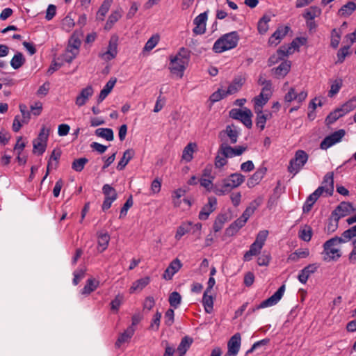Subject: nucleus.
Wrapping results in <instances>:
<instances>
[{
  "label": "nucleus",
  "mask_w": 356,
  "mask_h": 356,
  "mask_svg": "<svg viewBox=\"0 0 356 356\" xmlns=\"http://www.w3.org/2000/svg\"><path fill=\"white\" fill-rule=\"evenodd\" d=\"M135 329L133 326H129L123 333H122L115 342V346L120 348L121 344L127 342L134 335Z\"/></svg>",
  "instance_id": "obj_28"
},
{
  "label": "nucleus",
  "mask_w": 356,
  "mask_h": 356,
  "mask_svg": "<svg viewBox=\"0 0 356 356\" xmlns=\"http://www.w3.org/2000/svg\"><path fill=\"white\" fill-rule=\"evenodd\" d=\"M110 236L107 233L100 234L98 236V246L100 252L104 251L108 245Z\"/></svg>",
  "instance_id": "obj_44"
},
{
  "label": "nucleus",
  "mask_w": 356,
  "mask_h": 356,
  "mask_svg": "<svg viewBox=\"0 0 356 356\" xmlns=\"http://www.w3.org/2000/svg\"><path fill=\"white\" fill-rule=\"evenodd\" d=\"M118 38L113 35L108 42L107 50L99 54V57L105 61H109L115 58L118 54Z\"/></svg>",
  "instance_id": "obj_9"
},
{
  "label": "nucleus",
  "mask_w": 356,
  "mask_h": 356,
  "mask_svg": "<svg viewBox=\"0 0 356 356\" xmlns=\"http://www.w3.org/2000/svg\"><path fill=\"white\" fill-rule=\"evenodd\" d=\"M244 82L245 79L241 76L235 78L226 90L227 95H232L237 92L241 88Z\"/></svg>",
  "instance_id": "obj_31"
},
{
  "label": "nucleus",
  "mask_w": 356,
  "mask_h": 356,
  "mask_svg": "<svg viewBox=\"0 0 356 356\" xmlns=\"http://www.w3.org/2000/svg\"><path fill=\"white\" fill-rule=\"evenodd\" d=\"M307 97V92L301 91L300 92L297 93L294 88H291L284 96V101L290 103L292 101L296 100L298 103H301L305 100Z\"/></svg>",
  "instance_id": "obj_18"
},
{
  "label": "nucleus",
  "mask_w": 356,
  "mask_h": 356,
  "mask_svg": "<svg viewBox=\"0 0 356 356\" xmlns=\"http://www.w3.org/2000/svg\"><path fill=\"white\" fill-rule=\"evenodd\" d=\"M319 267L318 264H312L305 267L298 275V280L302 284H305L309 276L314 273Z\"/></svg>",
  "instance_id": "obj_20"
},
{
  "label": "nucleus",
  "mask_w": 356,
  "mask_h": 356,
  "mask_svg": "<svg viewBox=\"0 0 356 356\" xmlns=\"http://www.w3.org/2000/svg\"><path fill=\"white\" fill-rule=\"evenodd\" d=\"M268 232L267 230L260 231L256 237L254 242L251 244L250 250L247 251L243 255V260L249 261L252 259L253 256L258 255L265 244L267 238Z\"/></svg>",
  "instance_id": "obj_5"
},
{
  "label": "nucleus",
  "mask_w": 356,
  "mask_h": 356,
  "mask_svg": "<svg viewBox=\"0 0 356 356\" xmlns=\"http://www.w3.org/2000/svg\"><path fill=\"white\" fill-rule=\"evenodd\" d=\"M346 132L343 129H339L332 134L326 136L321 143V148L327 149L334 144L340 142L342 138L345 136Z\"/></svg>",
  "instance_id": "obj_12"
},
{
  "label": "nucleus",
  "mask_w": 356,
  "mask_h": 356,
  "mask_svg": "<svg viewBox=\"0 0 356 356\" xmlns=\"http://www.w3.org/2000/svg\"><path fill=\"white\" fill-rule=\"evenodd\" d=\"M33 152L42 154L46 149L47 143L37 140H33Z\"/></svg>",
  "instance_id": "obj_59"
},
{
  "label": "nucleus",
  "mask_w": 356,
  "mask_h": 356,
  "mask_svg": "<svg viewBox=\"0 0 356 356\" xmlns=\"http://www.w3.org/2000/svg\"><path fill=\"white\" fill-rule=\"evenodd\" d=\"M94 90L91 86L83 88L75 99V104L79 106H83L88 100L93 95Z\"/></svg>",
  "instance_id": "obj_16"
},
{
  "label": "nucleus",
  "mask_w": 356,
  "mask_h": 356,
  "mask_svg": "<svg viewBox=\"0 0 356 356\" xmlns=\"http://www.w3.org/2000/svg\"><path fill=\"white\" fill-rule=\"evenodd\" d=\"M356 210L355 208L353 207V205L350 202H341L336 209L332 212V216H337V218H341L345 217L352 212H354Z\"/></svg>",
  "instance_id": "obj_13"
},
{
  "label": "nucleus",
  "mask_w": 356,
  "mask_h": 356,
  "mask_svg": "<svg viewBox=\"0 0 356 356\" xmlns=\"http://www.w3.org/2000/svg\"><path fill=\"white\" fill-rule=\"evenodd\" d=\"M86 271V268H79L74 272V279L72 282L74 285H77L79 282L84 277Z\"/></svg>",
  "instance_id": "obj_62"
},
{
  "label": "nucleus",
  "mask_w": 356,
  "mask_h": 356,
  "mask_svg": "<svg viewBox=\"0 0 356 356\" xmlns=\"http://www.w3.org/2000/svg\"><path fill=\"white\" fill-rule=\"evenodd\" d=\"M150 282L149 277H145L135 281L129 289L130 293L142 291Z\"/></svg>",
  "instance_id": "obj_29"
},
{
  "label": "nucleus",
  "mask_w": 356,
  "mask_h": 356,
  "mask_svg": "<svg viewBox=\"0 0 356 356\" xmlns=\"http://www.w3.org/2000/svg\"><path fill=\"white\" fill-rule=\"evenodd\" d=\"M214 179H207V178H201L200 179V185L205 188L208 191H213L214 193L215 187L218 184H213V181Z\"/></svg>",
  "instance_id": "obj_56"
},
{
  "label": "nucleus",
  "mask_w": 356,
  "mask_h": 356,
  "mask_svg": "<svg viewBox=\"0 0 356 356\" xmlns=\"http://www.w3.org/2000/svg\"><path fill=\"white\" fill-rule=\"evenodd\" d=\"M246 149V147L243 146L232 147L228 143H222L219 147V153H221V154L225 156V157L232 158L241 155Z\"/></svg>",
  "instance_id": "obj_11"
},
{
  "label": "nucleus",
  "mask_w": 356,
  "mask_h": 356,
  "mask_svg": "<svg viewBox=\"0 0 356 356\" xmlns=\"http://www.w3.org/2000/svg\"><path fill=\"white\" fill-rule=\"evenodd\" d=\"M95 135L108 141H112L114 138L113 131L110 128H98L95 130Z\"/></svg>",
  "instance_id": "obj_37"
},
{
  "label": "nucleus",
  "mask_w": 356,
  "mask_h": 356,
  "mask_svg": "<svg viewBox=\"0 0 356 356\" xmlns=\"http://www.w3.org/2000/svg\"><path fill=\"white\" fill-rule=\"evenodd\" d=\"M239 136V131L234 124L227 125L225 129L219 133V138L222 143L235 144Z\"/></svg>",
  "instance_id": "obj_8"
},
{
  "label": "nucleus",
  "mask_w": 356,
  "mask_h": 356,
  "mask_svg": "<svg viewBox=\"0 0 356 356\" xmlns=\"http://www.w3.org/2000/svg\"><path fill=\"white\" fill-rule=\"evenodd\" d=\"M113 3V0H104L101 5L97 13V19L101 21L104 19V17L109 10L111 6Z\"/></svg>",
  "instance_id": "obj_35"
},
{
  "label": "nucleus",
  "mask_w": 356,
  "mask_h": 356,
  "mask_svg": "<svg viewBox=\"0 0 356 356\" xmlns=\"http://www.w3.org/2000/svg\"><path fill=\"white\" fill-rule=\"evenodd\" d=\"M241 337L239 333L233 335L227 343L228 350L226 356H236L240 349Z\"/></svg>",
  "instance_id": "obj_15"
},
{
  "label": "nucleus",
  "mask_w": 356,
  "mask_h": 356,
  "mask_svg": "<svg viewBox=\"0 0 356 356\" xmlns=\"http://www.w3.org/2000/svg\"><path fill=\"white\" fill-rule=\"evenodd\" d=\"M191 230V222H185L179 225L175 236L176 240L179 241L181 238Z\"/></svg>",
  "instance_id": "obj_36"
},
{
  "label": "nucleus",
  "mask_w": 356,
  "mask_h": 356,
  "mask_svg": "<svg viewBox=\"0 0 356 356\" xmlns=\"http://www.w3.org/2000/svg\"><path fill=\"white\" fill-rule=\"evenodd\" d=\"M227 221V216L225 215H219L216 217L213 225V229L215 232H218L220 231L225 222Z\"/></svg>",
  "instance_id": "obj_46"
},
{
  "label": "nucleus",
  "mask_w": 356,
  "mask_h": 356,
  "mask_svg": "<svg viewBox=\"0 0 356 356\" xmlns=\"http://www.w3.org/2000/svg\"><path fill=\"white\" fill-rule=\"evenodd\" d=\"M356 108V98H352L345 104H343L341 107L340 109L341 110L342 113L345 115L351 111L354 110Z\"/></svg>",
  "instance_id": "obj_51"
},
{
  "label": "nucleus",
  "mask_w": 356,
  "mask_h": 356,
  "mask_svg": "<svg viewBox=\"0 0 356 356\" xmlns=\"http://www.w3.org/2000/svg\"><path fill=\"white\" fill-rule=\"evenodd\" d=\"M168 300H169L170 305L172 307L177 309L179 307V305L181 304V295L178 292L174 291L170 293Z\"/></svg>",
  "instance_id": "obj_48"
},
{
  "label": "nucleus",
  "mask_w": 356,
  "mask_h": 356,
  "mask_svg": "<svg viewBox=\"0 0 356 356\" xmlns=\"http://www.w3.org/2000/svg\"><path fill=\"white\" fill-rule=\"evenodd\" d=\"M227 95V91L222 89H218L217 91L213 92L210 96V101L212 102H216L220 101V99H223Z\"/></svg>",
  "instance_id": "obj_60"
},
{
  "label": "nucleus",
  "mask_w": 356,
  "mask_h": 356,
  "mask_svg": "<svg viewBox=\"0 0 356 356\" xmlns=\"http://www.w3.org/2000/svg\"><path fill=\"white\" fill-rule=\"evenodd\" d=\"M238 40L239 36L236 31L226 33L215 42L213 50L216 53H222L234 49L236 47Z\"/></svg>",
  "instance_id": "obj_3"
},
{
  "label": "nucleus",
  "mask_w": 356,
  "mask_h": 356,
  "mask_svg": "<svg viewBox=\"0 0 356 356\" xmlns=\"http://www.w3.org/2000/svg\"><path fill=\"white\" fill-rule=\"evenodd\" d=\"M356 10V4L353 1H348L343 5L337 13V15L340 17H348Z\"/></svg>",
  "instance_id": "obj_27"
},
{
  "label": "nucleus",
  "mask_w": 356,
  "mask_h": 356,
  "mask_svg": "<svg viewBox=\"0 0 356 356\" xmlns=\"http://www.w3.org/2000/svg\"><path fill=\"white\" fill-rule=\"evenodd\" d=\"M307 160L308 154L305 151H296L294 157L289 162L288 171L293 175H296L302 168Z\"/></svg>",
  "instance_id": "obj_6"
},
{
  "label": "nucleus",
  "mask_w": 356,
  "mask_h": 356,
  "mask_svg": "<svg viewBox=\"0 0 356 356\" xmlns=\"http://www.w3.org/2000/svg\"><path fill=\"white\" fill-rule=\"evenodd\" d=\"M208 11L204 12L197 15L193 21L195 26L193 31L195 34L201 35L205 33L206 31V22L207 20Z\"/></svg>",
  "instance_id": "obj_14"
},
{
  "label": "nucleus",
  "mask_w": 356,
  "mask_h": 356,
  "mask_svg": "<svg viewBox=\"0 0 356 356\" xmlns=\"http://www.w3.org/2000/svg\"><path fill=\"white\" fill-rule=\"evenodd\" d=\"M81 43V40L78 38L73 35L69 40V43L66 49H67L71 53L78 55Z\"/></svg>",
  "instance_id": "obj_34"
},
{
  "label": "nucleus",
  "mask_w": 356,
  "mask_h": 356,
  "mask_svg": "<svg viewBox=\"0 0 356 356\" xmlns=\"http://www.w3.org/2000/svg\"><path fill=\"white\" fill-rule=\"evenodd\" d=\"M217 204V200L216 197H209L208 203L204 205L199 213V218L202 220H207L210 213H211L216 209Z\"/></svg>",
  "instance_id": "obj_17"
},
{
  "label": "nucleus",
  "mask_w": 356,
  "mask_h": 356,
  "mask_svg": "<svg viewBox=\"0 0 356 356\" xmlns=\"http://www.w3.org/2000/svg\"><path fill=\"white\" fill-rule=\"evenodd\" d=\"M295 51V49L290 45L287 46H282L277 51V55H278L279 58H283L285 56H287L290 54H292Z\"/></svg>",
  "instance_id": "obj_54"
},
{
  "label": "nucleus",
  "mask_w": 356,
  "mask_h": 356,
  "mask_svg": "<svg viewBox=\"0 0 356 356\" xmlns=\"http://www.w3.org/2000/svg\"><path fill=\"white\" fill-rule=\"evenodd\" d=\"M340 39L341 33L339 31L337 30L336 29H334L331 33V47H333L334 49H336L339 44Z\"/></svg>",
  "instance_id": "obj_57"
},
{
  "label": "nucleus",
  "mask_w": 356,
  "mask_h": 356,
  "mask_svg": "<svg viewBox=\"0 0 356 356\" xmlns=\"http://www.w3.org/2000/svg\"><path fill=\"white\" fill-rule=\"evenodd\" d=\"M268 100L266 99L264 97H260L259 95L255 97L254 98V111H262L263 106L268 102Z\"/></svg>",
  "instance_id": "obj_61"
},
{
  "label": "nucleus",
  "mask_w": 356,
  "mask_h": 356,
  "mask_svg": "<svg viewBox=\"0 0 356 356\" xmlns=\"http://www.w3.org/2000/svg\"><path fill=\"white\" fill-rule=\"evenodd\" d=\"M270 17L266 15L259 19L257 26L259 33L264 34L267 32L268 29V23L270 22Z\"/></svg>",
  "instance_id": "obj_47"
},
{
  "label": "nucleus",
  "mask_w": 356,
  "mask_h": 356,
  "mask_svg": "<svg viewBox=\"0 0 356 356\" xmlns=\"http://www.w3.org/2000/svg\"><path fill=\"white\" fill-rule=\"evenodd\" d=\"M341 238L344 240V243L353 238H356V225L344 231L342 233Z\"/></svg>",
  "instance_id": "obj_53"
},
{
  "label": "nucleus",
  "mask_w": 356,
  "mask_h": 356,
  "mask_svg": "<svg viewBox=\"0 0 356 356\" xmlns=\"http://www.w3.org/2000/svg\"><path fill=\"white\" fill-rule=\"evenodd\" d=\"M60 155H61V152L60 149H57L53 150V152H51L49 161H48L47 172H46L44 177H43L42 181H44L45 180V179L47 177V176L49 173L50 168H51L53 165L51 160H54L56 161L55 166H56L57 163H58V161L60 157Z\"/></svg>",
  "instance_id": "obj_40"
},
{
  "label": "nucleus",
  "mask_w": 356,
  "mask_h": 356,
  "mask_svg": "<svg viewBox=\"0 0 356 356\" xmlns=\"http://www.w3.org/2000/svg\"><path fill=\"white\" fill-rule=\"evenodd\" d=\"M102 192L104 194L105 197L109 198L111 200H115L117 199L118 194L116 191L109 184H104L103 186Z\"/></svg>",
  "instance_id": "obj_43"
},
{
  "label": "nucleus",
  "mask_w": 356,
  "mask_h": 356,
  "mask_svg": "<svg viewBox=\"0 0 356 356\" xmlns=\"http://www.w3.org/2000/svg\"><path fill=\"white\" fill-rule=\"evenodd\" d=\"M159 40V37L158 35L152 36L146 42L144 49L145 51H150L154 49L156 45L158 44Z\"/></svg>",
  "instance_id": "obj_64"
},
{
  "label": "nucleus",
  "mask_w": 356,
  "mask_h": 356,
  "mask_svg": "<svg viewBox=\"0 0 356 356\" xmlns=\"http://www.w3.org/2000/svg\"><path fill=\"white\" fill-rule=\"evenodd\" d=\"M272 84L271 83H267L266 85H265L262 90L261 93L259 95L260 97H264L266 99L268 100L271 95H272Z\"/></svg>",
  "instance_id": "obj_63"
},
{
  "label": "nucleus",
  "mask_w": 356,
  "mask_h": 356,
  "mask_svg": "<svg viewBox=\"0 0 356 356\" xmlns=\"http://www.w3.org/2000/svg\"><path fill=\"white\" fill-rule=\"evenodd\" d=\"M246 222L241 217L236 219L232 222L230 226L226 229V232L228 234L233 235L236 232L240 229L245 225Z\"/></svg>",
  "instance_id": "obj_38"
},
{
  "label": "nucleus",
  "mask_w": 356,
  "mask_h": 356,
  "mask_svg": "<svg viewBox=\"0 0 356 356\" xmlns=\"http://www.w3.org/2000/svg\"><path fill=\"white\" fill-rule=\"evenodd\" d=\"M24 63L25 58L23 54L20 52H17L11 59L10 65L13 68L17 70L21 67L24 64Z\"/></svg>",
  "instance_id": "obj_42"
},
{
  "label": "nucleus",
  "mask_w": 356,
  "mask_h": 356,
  "mask_svg": "<svg viewBox=\"0 0 356 356\" xmlns=\"http://www.w3.org/2000/svg\"><path fill=\"white\" fill-rule=\"evenodd\" d=\"M285 291V285H282L277 291L270 298L266 300L262 301L255 309H252V312H254L256 309H259L268 307H271L273 305H276L282 298Z\"/></svg>",
  "instance_id": "obj_10"
},
{
  "label": "nucleus",
  "mask_w": 356,
  "mask_h": 356,
  "mask_svg": "<svg viewBox=\"0 0 356 356\" xmlns=\"http://www.w3.org/2000/svg\"><path fill=\"white\" fill-rule=\"evenodd\" d=\"M289 28L288 26L278 28L269 38L270 44L277 45L281 39H282L288 33Z\"/></svg>",
  "instance_id": "obj_24"
},
{
  "label": "nucleus",
  "mask_w": 356,
  "mask_h": 356,
  "mask_svg": "<svg viewBox=\"0 0 356 356\" xmlns=\"http://www.w3.org/2000/svg\"><path fill=\"white\" fill-rule=\"evenodd\" d=\"M339 220V218H337V216H332L325 228V230L328 234L333 233L337 230L338 227Z\"/></svg>",
  "instance_id": "obj_52"
},
{
  "label": "nucleus",
  "mask_w": 356,
  "mask_h": 356,
  "mask_svg": "<svg viewBox=\"0 0 356 356\" xmlns=\"http://www.w3.org/2000/svg\"><path fill=\"white\" fill-rule=\"evenodd\" d=\"M122 17V10L121 9L120 10H116L113 12H112V13L109 15L108 18V20L105 24V26H104V29L106 30H110L113 24L118 22Z\"/></svg>",
  "instance_id": "obj_33"
},
{
  "label": "nucleus",
  "mask_w": 356,
  "mask_h": 356,
  "mask_svg": "<svg viewBox=\"0 0 356 356\" xmlns=\"http://www.w3.org/2000/svg\"><path fill=\"white\" fill-rule=\"evenodd\" d=\"M266 168H259L258 169L248 180L247 185L249 188L254 187L257 184H258L261 180L263 179L264 175L266 174Z\"/></svg>",
  "instance_id": "obj_25"
},
{
  "label": "nucleus",
  "mask_w": 356,
  "mask_h": 356,
  "mask_svg": "<svg viewBox=\"0 0 356 356\" xmlns=\"http://www.w3.org/2000/svg\"><path fill=\"white\" fill-rule=\"evenodd\" d=\"M321 10L318 7H310L304 14V17L307 20H313L315 17L319 16Z\"/></svg>",
  "instance_id": "obj_49"
},
{
  "label": "nucleus",
  "mask_w": 356,
  "mask_h": 356,
  "mask_svg": "<svg viewBox=\"0 0 356 356\" xmlns=\"http://www.w3.org/2000/svg\"><path fill=\"white\" fill-rule=\"evenodd\" d=\"M181 264L178 259H174L165 270L163 277L166 280L172 279V276L180 269Z\"/></svg>",
  "instance_id": "obj_21"
},
{
  "label": "nucleus",
  "mask_w": 356,
  "mask_h": 356,
  "mask_svg": "<svg viewBox=\"0 0 356 356\" xmlns=\"http://www.w3.org/2000/svg\"><path fill=\"white\" fill-rule=\"evenodd\" d=\"M257 114L256 118V126L261 130H264L265 128L266 120L272 117V113L268 111H254Z\"/></svg>",
  "instance_id": "obj_22"
},
{
  "label": "nucleus",
  "mask_w": 356,
  "mask_h": 356,
  "mask_svg": "<svg viewBox=\"0 0 356 356\" xmlns=\"http://www.w3.org/2000/svg\"><path fill=\"white\" fill-rule=\"evenodd\" d=\"M344 243L341 237H333L327 241L323 245V254H325L324 260L330 261L331 260H337L341 257V252L339 245Z\"/></svg>",
  "instance_id": "obj_4"
},
{
  "label": "nucleus",
  "mask_w": 356,
  "mask_h": 356,
  "mask_svg": "<svg viewBox=\"0 0 356 356\" xmlns=\"http://www.w3.org/2000/svg\"><path fill=\"white\" fill-rule=\"evenodd\" d=\"M344 114L342 113L340 108H337L333 112L330 113L326 118V122L327 124L334 123L339 118L343 116Z\"/></svg>",
  "instance_id": "obj_50"
},
{
  "label": "nucleus",
  "mask_w": 356,
  "mask_h": 356,
  "mask_svg": "<svg viewBox=\"0 0 356 356\" xmlns=\"http://www.w3.org/2000/svg\"><path fill=\"white\" fill-rule=\"evenodd\" d=\"M117 80L115 78H111L104 86V88L101 90L100 94L97 99V103H101L111 92Z\"/></svg>",
  "instance_id": "obj_26"
},
{
  "label": "nucleus",
  "mask_w": 356,
  "mask_h": 356,
  "mask_svg": "<svg viewBox=\"0 0 356 356\" xmlns=\"http://www.w3.org/2000/svg\"><path fill=\"white\" fill-rule=\"evenodd\" d=\"M229 116L235 120H238L248 128H251L252 122V112L250 109L244 108L243 110L233 108L229 111Z\"/></svg>",
  "instance_id": "obj_7"
},
{
  "label": "nucleus",
  "mask_w": 356,
  "mask_h": 356,
  "mask_svg": "<svg viewBox=\"0 0 356 356\" xmlns=\"http://www.w3.org/2000/svg\"><path fill=\"white\" fill-rule=\"evenodd\" d=\"M245 181V176L240 173L231 174L227 178L222 181L221 184H217L214 193L218 196L229 193L233 188H237Z\"/></svg>",
  "instance_id": "obj_2"
},
{
  "label": "nucleus",
  "mask_w": 356,
  "mask_h": 356,
  "mask_svg": "<svg viewBox=\"0 0 356 356\" xmlns=\"http://www.w3.org/2000/svg\"><path fill=\"white\" fill-rule=\"evenodd\" d=\"M193 343L192 338L189 337H184L180 343L179 344L177 348V353H178L179 356H184L186 351L190 348L191 345Z\"/></svg>",
  "instance_id": "obj_30"
},
{
  "label": "nucleus",
  "mask_w": 356,
  "mask_h": 356,
  "mask_svg": "<svg viewBox=\"0 0 356 356\" xmlns=\"http://www.w3.org/2000/svg\"><path fill=\"white\" fill-rule=\"evenodd\" d=\"M322 193L325 192L328 195H332L334 192V174L333 172H327L323 177L322 186Z\"/></svg>",
  "instance_id": "obj_19"
},
{
  "label": "nucleus",
  "mask_w": 356,
  "mask_h": 356,
  "mask_svg": "<svg viewBox=\"0 0 356 356\" xmlns=\"http://www.w3.org/2000/svg\"><path fill=\"white\" fill-rule=\"evenodd\" d=\"M291 62L289 60L282 61L278 67L273 68L272 70L274 72L277 78L284 77L290 71Z\"/></svg>",
  "instance_id": "obj_23"
},
{
  "label": "nucleus",
  "mask_w": 356,
  "mask_h": 356,
  "mask_svg": "<svg viewBox=\"0 0 356 356\" xmlns=\"http://www.w3.org/2000/svg\"><path fill=\"white\" fill-rule=\"evenodd\" d=\"M209 292H204L202 298V303L204 307L205 312L210 314L213 311V297L209 295Z\"/></svg>",
  "instance_id": "obj_41"
},
{
  "label": "nucleus",
  "mask_w": 356,
  "mask_h": 356,
  "mask_svg": "<svg viewBox=\"0 0 356 356\" xmlns=\"http://www.w3.org/2000/svg\"><path fill=\"white\" fill-rule=\"evenodd\" d=\"M190 60V53L184 47L179 49L175 55L170 56L168 69L170 73L181 79Z\"/></svg>",
  "instance_id": "obj_1"
},
{
  "label": "nucleus",
  "mask_w": 356,
  "mask_h": 356,
  "mask_svg": "<svg viewBox=\"0 0 356 356\" xmlns=\"http://www.w3.org/2000/svg\"><path fill=\"white\" fill-rule=\"evenodd\" d=\"M134 155V151L133 149H127L124 152L122 159L119 161L118 166H117V169L118 170H122L126 167V165L128 164L129 161L133 158Z\"/></svg>",
  "instance_id": "obj_32"
},
{
  "label": "nucleus",
  "mask_w": 356,
  "mask_h": 356,
  "mask_svg": "<svg viewBox=\"0 0 356 356\" xmlns=\"http://www.w3.org/2000/svg\"><path fill=\"white\" fill-rule=\"evenodd\" d=\"M350 44L347 46H344L341 47L337 53V63H341L344 61L346 57L350 54L349 49L350 47Z\"/></svg>",
  "instance_id": "obj_58"
},
{
  "label": "nucleus",
  "mask_w": 356,
  "mask_h": 356,
  "mask_svg": "<svg viewBox=\"0 0 356 356\" xmlns=\"http://www.w3.org/2000/svg\"><path fill=\"white\" fill-rule=\"evenodd\" d=\"M99 286V281L95 279H88L84 287L81 290V294L89 295L94 291Z\"/></svg>",
  "instance_id": "obj_39"
},
{
  "label": "nucleus",
  "mask_w": 356,
  "mask_h": 356,
  "mask_svg": "<svg viewBox=\"0 0 356 356\" xmlns=\"http://www.w3.org/2000/svg\"><path fill=\"white\" fill-rule=\"evenodd\" d=\"M195 144L189 143L184 149L182 153V159L187 162L191 161L193 159V154L194 152Z\"/></svg>",
  "instance_id": "obj_45"
},
{
  "label": "nucleus",
  "mask_w": 356,
  "mask_h": 356,
  "mask_svg": "<svg viewBox=\"0 0 356 356\" xmlns=\"http://www.w3.org/2000/svg\"><path fill=\"white\" fill-rule=\"evenodd\" d=\"M88 161V160L86 158L75 159L72 163V168L76 172H81L84 168V166Z\"/></svg>",
  "instance_id": "obj_55"
}]
</instances>
